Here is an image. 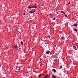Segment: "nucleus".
Instances as JSON below:
<instances>
[{
  "label": "nucleus",
  "instance_id": "2eb2a0df",
  "mask_svg": "<svg viewBox=\"0 0 78 78\" xmlns=\"http://www.w3.org/2000/svg\"><path fill=\"white\" fill-rule=\"evenodd\" d=\"M20 43H21V45H23V42H22V41H21L20 42Z\"/></svg>",
  "mask_w": 78,
  "mask_h": 78
},
{
  "label": "nucleus",
  "instance_id": "393cba45",
  "mask_svg": "<svg viewBox=\"0 0 78 78\" xmlns=\"http://www.w3.org/2000/svg\"><path fill=\"white\" fill-rule=\"evenodd\" d=\"M50 15H51V14H50Z\"/></svg>",
  "mask_w": 78,
  "mask_h": 78
},
{
  "label": "nucleus",
  "instance_id": "6e6552de",
  "mask_svg": "<svg viewBox=\"0 0 78 78\" xmlns=\"http://www.w3.org/2000/svg\"><path fill=\"white\" fill-rule=\"evenodd\" d=\"M52 71H53V72H54V73H55V72H56V70H55V69H52Z\"/></svg>",
  "mask_w": 78,
  "mask_h": 78
},
{
  "label": "nucleus",
  "instance_id": "423d86ee",
  "mask_svg": "<svg viewBox=\"0 0 78 78\" xmlns=\"http://www.w3.org/2000/svg\"><path fill=\"white\" fill-rule=\"evenodd\" d=\"M77 30H78L77 29L74 28V31H76V32H77Z\"/></svg>",
  "mask_w": 78,
  "mask_h": 78
},
{
  "label": "nucleus",
  "instance_id": "b1692460",
  "mask_svg": "<svg viewBox=\"0 0 78 78\" xmlns=\"http://www.w3.org/2000/svg\"><path fill=\"white\" fill-rule=\"evenodd\" d=\"M0 67H1V64H0Z\"/></svg>",
  "mask_w": 78,
  "mask_h": 78
},
{
  "label": "nucleus",
  "instance_id": "5701e85b",
  "mask_svg": "<svg viewBox=\"0 0 78 78\" xmlns=\"http://www.w3.org/2000/svg\"><path fill=\"white\" fill-rule=\"evenodd\" d=\"M25 13H24L23 15H25Z\"/></svg>",
  "mask_w": 78,
  "mask_h": 78
},
{
  "label": "nucleus",
  "instance_id": "39448f33",
  "mask_svg": "<svg viewBox=\"0 0 78 78\" xmlns=\"http://www.w3.org/2000/svg\"><path fill=\"white\" fill-rule=\"evenodd\" d=\"M46 54H49V53H50V51H47V52H46Z\"/></svg>",
  "mask_w": 78,
  "mask_h": 78
},
{
  "label": "nucleus",
  "instance_id": "6ab92c4d",
  "mask_svg": "<svg viewBox=\"0 0 78 78\" xmlns=\"http://www.w3.org/2000/svg\"><path fill=\"white\" fill-rule=\"evenodd\" d=\"M40 62H41V61H42V58H40Z\"/></svg>",
  "mask_w": 78,
  "mask_h": 78
},
{
  "label": "nucleus",
  "instance_id": "4468645a",
  "mask_svg": "<svg viewBox=\"0 0 78 78\" xmlns=\"http://www.w3.org/2000/svg\"><path fill=\"white\" fill-rule=\"evenodd\" d=\"M62 66H61L59 68V69H62Z\"/></svg>",
  "mask_w": 78,
  "mask_h": 78
},
{
  "label": "nucleus",
  "instance_id": "412c9836",
  "mask_svg": "<svg viewBox=\"0 0 78 78\" xmlns=\"http://www.w3.org/2000/svg\"><path fill=\"white\" fill-rule=\"evenodd\" d=\"M70 2H69V3L68 4V5H70Z\"/></svg>",
  "mask_w": 78,
  "mask_h": 78
},
{
  "label": "nucleus",
  "instance_id": "7ed1b4c3",
  "mask_svg": "<svg viewBox=\"0 0 78 78\" xmlns=\"http://www.w3.org/2000/svg\"><path fill=\"white\" fill-rule=\"evenodd\" d=\"M78 25V23H76L75 24H73V26H76H76H77Z\"/></svg>",
  "mask_w": 78,
  "mask_h": 78
},
{
  "label": "nucleus",
  "instance_id": "1a4fd4ad",
  "mask_svg": "<svg viewBox=\"0 0 78 78\" xmlns=\"http://www.w3.org/2000/svg\"><path fill=\"white\" fill-rule=\"evenodd\" d=\"M29 12L30 14H32V13H33L32 11H29Z\"/></svg>",
  "mask_w": 78,
  "mask_h": 78
},
{
  "label": "nucleus",
  "instance_id": "dca6fc26",
  "mask_svg": "<svg viewBox=\"0 0 78 78\" xmlns=\"http://www.w3.org/2000/svg\"><path fill=\"white\" fill-rule=\"evenodd\" d=\"M35 10H34V11H32V13H33V12H35Z\"/></svg>",
  "mask_w": 78,
  "mask_h": 78
},
{
  "label": "nucleus",
  "instance_id": "9d476101",
  "mask_svg": "<svg viewBox=\"0 0 78 78\" xmlns=\"http://www.w3.org/2000/svg\"><path fill=\"white\" fill-rule=\"evenodd\" d=\"M74 47V49L75 50H76V47H75V46H73Z\"/></svg>",
  "mask_w": 78,
  "mask_h": 78
},
{
  "label": "nucleus",
  "instance_id": "ddd939ff",
  "mask_svg": "<svg viewBox=\"0 0 78 78\" xmlns=\"http://www.w3.org/2000/svg\"><path fill=\"white\" fill-rule=\"evenodd\" d=\"M61 13H63V14H65V13L64 12L62 11H61Z\"/></svg>",
  "mask_w": 78,
  "mask_h": 78
},
{
  "label": "nucleus",
  "instance_id": "f03ea898",
  "mask_svg": "<svg viewBox=\"0 0 78 78\" xmlns=\"http://www.w3.org/2000/svg\"><path fill=\"white\" fill-rule=\"evenodd\" d=\"M21 68H22V66H21L18 67L17 68V70H20V69H21Z\"/></svg>",
  "mask_w": 78,
  "mask_h": 78
},
{
  "label": "nucleus",
  "instance_id": "0eeeda50",
  "mask_svg": "<svg viewBox=\"0 0 78 78\" xmlns=\"http://www.w3.org/2000/svg\"><path fill=\"white\" fill-rule=\"evenodd\" d=\"M56 57L55 56V55H52L51 56V58L54 59V58H55Z\"/></svg>",
  "mask_w": 78,
  "mask_h": 78
},
{
  "label": "nucleus",
  "instance_id": "a211bd4d",
  "mask_svg": "<svg viewBox=\"0 0 78 78\" xmlns=\"http://www.w3.org/2000/svg\"><path fill=\"white\" fill-rule=\"evenodd\" d=\"M64 14V15H65V17H67V15H66V13H65V14Z\"/></svg>",
  "mask_w": 78,
  "mask_h": 78
},
{
  "label": "nucleus",
  "instance_id": "f257e3e1",
  "mask_svg": "<svg viewBox=\"0 0 78 78\" xmlns=\"http://www.w3.org/2000/svg\"><path fill=\"white\" fill-rule=\"evenodd\" d=\"M28 8L30 9V8H37L36 7V5H33L32 6H30L29 5L28 7Z\"/></svg>",
  "mask_w": 78,
  "mask_h": 78
},
{
  "label": "nucleus",
  "instance_id": "9b49d317",
  "mask_svg": "<svg viewBox=\"0 0 78 78\" xmlns=\"http://www.w3.org/2000/svg\"><path fill=\"white\" fill-rule=\"evenodd\" d=\"M42 75V74H39L38 76H39V77H41V76Z\"/></svg>",
  "mask_w": 78,
  "mask_h": 78
},
{
  "label": "nucleus",
  "instance_id": "4be33fe9",
  "mask_svg": "<svg viewBox=\"0 0 78 78\" xmlns=\"http://www.w3.org/2000/svg\"><path fill=\"white\" fill-rule=\"evenodd\" d=\"M51 36L50 35H48V38H50V37Z\"/></svg>",
  "mask_w": 78,
  "mask_h": 78
},
{
  "label": "nucleus",
  "instance_id": "f8f14e48",
  "mask_svg": "<svg viewBox=\"0 0 78 78\" xmlns=\"http://www.w3.org/2000/svg\"><path fill=\"white\" fill-rule=\"evenodd\" d=\"M15 48H17V44H16V45L15 46Z\"/></svg>",
  "mask_w": 78,
  "mask_h": 78
},
{
  "label": "nucleus",
  "instance_id": "aec40b11",
  "mask_svg": "<svg viewBox=\"0 0 78 78\" xmlns=\"http://www.w3.org/2000/svg\"><path fill=\"white\" fill-rule=\"evenodd\" d=\"M55 19H56L55 17H54L53 19V20H55Z\"/></svg>",
  "mask_w": 78,
  "mask_h": 78
},
{
  "label": "nucleus",
  "instance_id": "f3484780",
  "mask_svg": "<svg viewBox=\"0 0 78 78\" xmlns=\"http://www.w3.org/2000/svg\"><path fill=\"white\" fill-rule=\"evenodd\" d=\"M57 55H56V54H55V55H54V56H55V57L56 58V56H57Z\"/></svg>",
  "mask_w": 78,
  "mask_h": 78
},
{
  "label": "nucleus",
  "instance_id": "20e7f679",
  "mask_svg": "<svg viewBox=\"0 0 78 78\" xmlns=\"http://www.w3.org/2000/svg\"><path fill=\"white\" fill-rule=\"evenodd\" d=\"M48 77V75H46L44 78H47Z\"/></svg>",
  "mask_w": 78,
  "mask_h": 78
}]
</instances>
